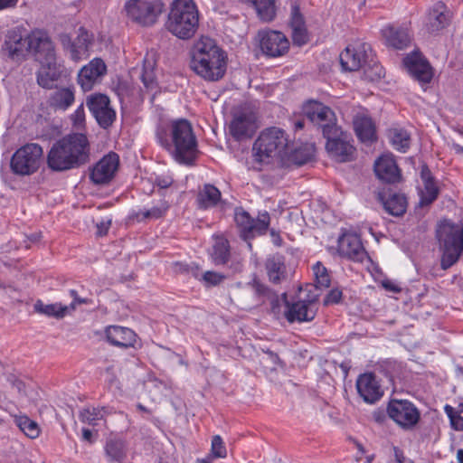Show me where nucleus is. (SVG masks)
<instances>
[{
  "label": "nucleus",
  "instance_id": "nucleus-1",
  "mask_svg": "<svg viewBox=\"0 0 463 463\" xmlns=\"http://www.w3.org/2000/svg\"><path fill=\"white\" fill-rule=\"evenodd\" d=\"M156 137L180 164L190 165L198 153L197 142L192 125L186 119H176L158 126Z\"/></svg>",
  "mask_w": 463,
  "mask_h": 463
},
{
  "label": "nucleus",
  "instance_id": "nucleus-2",
  "mask_svg": "<svg viewBox=\"0 0 463 463\" xmlns=\"http://www.w3.org/2000/svg\"><path fill=\"white\" fill-rule=\"evenodd\" d=\"M227 54L215 40L202 36L190 51V68L201 79L209 82L222 80L227 70Z\"/></svg>",
  "mask_w": 463,
  "mask_h": 463
},
{
  "label": "nucleus",
  "instance_id": "nucleus-3",
  "mask_svg": "<svg viewBox=\"0 0 463 463\" xmlns=\"http://www.w3.org/2000/svg\"><path fill=\"white\" fill-rule=\"evenodd\" d=\"M90 159V144L81 133L68 135L56 141L47 155V165L53 171L61 172L79 167Z\"/></svg>",
  "mask_w": 463,
  "mask_h": 463
},
{
  "label": "nucleus",
  "instance_id": "nucleus-4",
  "mask_svg": "<svg viewBox=\"0 0 463 463\" xmlns=\"http://www.w3.org/2000/svg\"><path fill=\"white\" fill-rule=\"evenodd\" d=\"M30 44L38 48L35 61L40 64L37 71V83L44 89H52L63 72V64L57 57L51 38L42 33L33 34Z\"/></svg>",
  "mask_w": 463,
  "mask_h": 463
},
{
  "label": "nucleus",
  "instance_id": "nucleus-5",
  "mask_svg": "<svg viewBox=\"0 0 463 463\" xmlns=\"http://www.w3.org/2000/svg\"><path fill=\"white\" fill-rule=\"evenodd\" d=\"M289 147L288 135L282 128L271 127L260 132L253 144L252 152L255 160L260 163L268 164L274 159L283 163Z\"/></svg>",
  "mask_w": 463,
  "mask_h": 463
},
{
  "label": "nucleus",
  "instance_id": "nucleus-6",
  "mask_svg": "<svg viewBox=\"0 0 463 463\" xmlns=\"http://www.w3.org/2000/svg\"><path fill=\"white\" fill-rule=\"evenodd\" d=\"M166 29L179 39L194 35L199 25V13L193 0H175L171 5Z\"/></svg>",
  "mask_w": 463,
  "mask_h": 463
},
{
  "label": "nucleus",
  "instance_id": "nucleus-7",
  "mask_svg": "<svg viewBox=\"0 0 463 463\" xmlns=\"http://www.w3.org/2000/svg\"><path fill=\"white\" fill-rule=\"evenodd\" d=\"M318 310V294L314 286L300 288L291 301H285L284 317L289 323L312 321Z\"/></svg>",
  "mask_w": 463,
  "mask_h": 463
},
{
  "label": "nucleus",
  "instance_id": "nucleus-8",
  "mask_svg": "<svg viewBox=\"0 0 463 463\" xmlns=\"http://www.w3.org/2000/svg\"><path fill=\"white\" fill-rule=\"evenodd\" d=\"M161 0H127L124 12L128 19L142 26L155 24L163 13Z\"/></svg>",
  "mask_w": 463,
  "mask_h": 463
},
{
  "label": "nucleus",
  "instance_id": "nucleus-9",
  "mask_svg": "<svg viewBox=\"0 0 463 463\" xmlns=\"http://www.w3.org/2000/svg\"><path fill=\"white\" fill-rule=\"evenodd\" d=\"M43 150L36 143H28L18 148L11 158L12 171L20 175L35 173L43 163Z\"/></svg>",
  "mask_w": 463,
  "mask_h": 463
},
{
  "label": "nucleus",
  "instance_id": "nucleus-10",
  "mask_svg": "<svg viewBox=\"0 0 463 463\" xmlns=\"http://www.w3.org/2000/svg\"><path fill=\"white\" fill-rule=\"evenodd\" d=\"M387 413L400 428L412 430L420 420L419 409L408 400L392 399L387 406Z\"/></svg>",
  "mask_w": 463,
  "mask_h": 463
},
{
  "label": "nucleus",
  "instance_id": "nucleus-11",
  "mask_svg": "<svg viewBox=\"0 0 463 463\" xmlns=\"http://www.w3.org/2000/svg\"><path fill=\"white\" fill-rule=\"evenodd\" d=\"M440 267L446 270L459 260L463 251V233H437Z\"/></svg>",
  "mask_w": 463,
  "mask_h": 463
},
{
  "label": "nucleus",
  "instance_id": "nucleus-12",
  "mask_svg": "<svg viewBox=\"0 0 463 463\" xmlns=\"http://www.w3.org/2000/svg\"><path fill=\"white\" fill-rule=\"evenodd\" d=\"M305 114L312 123L322 129L324 137L335 134L339 128L335 123L336 118L334 111L320 102H308L305 106Z\"/></svg>",
  "mask_w": 463,
  "mask_h": 463
},
{
  "label": "nucleus",
  "instance_id": "nucleus-13",
  "mask_svg": "<svg viewBox=\"0 0 463 463\" xmlns=\"http://www.w3.org/2000/svg\"><path fill=\"white\" fill-rule=\"evenodd\" d=\"M229 128L237 140L250 137L258 128L256 113L250 108L241 109L234 114Z\"/></svg>",
  "mask_w": 463,
  "mask_h": 463
},
{
  "label": "nucleus",
  "instance_id": "nucleus-14",
  "mask_svg": "<svg viewBox=\"0 0 463 463\" xmlns=\"http://www.w3.org/2000/svg\"><path fill=\"white\" fill-rule=\"evenodd\" d=\"M119 166V156L114 152L105 155L92 167L90 178L96 184H107L115 176Z\"/></svg>",
  "mask_w": 463,
  "mask_h": 463
},
{
  "label": "nucleus",
  "instance_id": "nucleus-15",
  "mask_svg": "<svg viewBox=\"0 0 463 463\" xmlns=\"http://www.w3.org/2000/svg\"><path fill=\"white\" fill-rule=\"evenodd\" d=\"M86 104L100 127L106 128L113 123L116 113L106 95L93 94L87 99Z\"/></svg>",
  "mask_w": 463,
  "mask_h": 463
},
{
  "label": "nucleus",
  "instance_id": "nucleus-16",
  "mask_svg": "<svg viewBox=\"0 0 463 463\" xmlns=\"http://www.w3.org/2000/svg\"><path fill=\"white\" fill-rule=\"evenodd\" d=\"M260 46L263 53L270 57L284 55L289 48L288 38L278 31H264L259 33Z\"/></svg>",
  "mask_w": 463,
  "mask_h": 463
},
{
  "label": "nucleus",
  "instance_id": "nucleus-17",
  "mask_svg": "<svg viewBox=\"0 0 463 463\" xmlns=\"http://www.w3.org/2000/svg\"><path fill=\"white\" fill-rule=\"evenodd\" d=\"M325 137L326 138V148L332 157L340 162L351 159L354 148L348 141V136L340 128L335 134H329Z\"/></svg>",
  "mask_w": 463,
  "mask_h": 463
},
{
  "label": "nucleus",
  "instance_id": "nucleus-18",
  "mask_svg": "<svg viewBox=\"0 0 463 463\" xmlns=\"http://www.w3.org/2000/svg\"><path fill=\"white\" fill-rule=\"evenodd\" d=\"M381 35L386 46L396 50L407 48L411 42V34L407 25L388 24L381 29Z\"/></svg>",
  "mask_w": 463,
  "mask_h": 463
},
{
  "label": "nucleus",
  "instance_id": "nucleus-19",
  "mask_svg": "<svg viewBox=\"0 0 463 463\" xmlns=\"http://www.w3.org/2000/svg\"><path fill=\"white\" fill-rule=\"evenodd\" d=\"M107 66L99 58H94L78 73V83L84 91L90 90L106 74Z\"/></svg>",
  "mask_w": 463,
  "mask_h": 463
},
{
  "label": "nucleus",
  "instance_id": "nucleus-20",
  "mask_svg": "<svg viewBox=\"0 0 463 463\" xmlns=\"http://www.w3.org/2000/svg\"><path fill=\"white\" fill-rule=\"evenodd\" d=\"M234 221L241 232H262L269 228L270 217L267 211H263L253 219L243 208L238 207L234 211Z\"/></svg>",
  "mask_w": 463,
  "mask_h": 463
},
{
  "label": "nucleus",
  "instance_id": "nucleus-21",
  "mask_svg": "<svg viewBox=\"0 0 463 463\" xmlns=\"http://www.w3.org/2000/svg\"><path fill=\"white\" fill-rule=\"evenodd\" d=\"M365 43L349 45L340 53V63L345 71H356L363 68L367 61V50Z\"/></svg>",
  "mask_w": 463,
  "mask_h": 463
},
{
  "label": "nucleus",
  "instance_id": "nucleus-22",
  "mask_svg": "<svg viewBox=\"0 0 463 463\" xmlns=\"http://www.w3.org/2000/svg\"><path fill=\"white\" fill-rule=\"evenodd\" d=\"M356 389L360 396L367 403H374L383 394V391L372 373L361 374L356 381Z\"/></svg>",
  "mask_w": 463,
  "mask_h": 463
},
{
  "label": "nucleus",
  "instance_id": "nucleus-23",
  "mask_svg": "<svg viewBox=\"0 0 463 463\" xmlns=\"http://www.w3.org/2000/svg\"><path fill=\"white\" fill-rule=\"evenodd\" d=\"M61 42L62 46L70 51L71 59L77 61L88 56L91 39L88 32L80 29L79 35L73 42L67 34L61 35Z\"/></svg>",
  "mask_w": 463,
  "mask_h": 463
},
{
  "label": "nucleus",
  "instance_id": "nucleus-24",
  "mask_svg": "<svg viewBox=\"0 0 463 463\" xmlns=\"http://www.w3.org/2000/svg\"><path fill=\"white\" fill-rule=\"evenodd\" d=\"M376 176L385 183H396L401 179V173L394 157L391 154L381 156L374 163Z\"/></svg>",
  "mask_w": 463,
  "mask_h": 463
},
{
  "label": "nucleus",
  "instance_id": "nucleus-25",
  "mask_svg": "<svg viewBox=\"0 0 463 463\" xmlns=\"http://www.w3.org/2000/svg\"><path fill=\"white\" fill-rule=\"evenodd\" d=\"M354 131L362 142H371L376 138L375 125L367 110L359 109L353 118Z\"/></svg>",
  "mask_w": 463,
  "mask_h": 463
},
{
  "label": "nucleus",
  "instance_id": "nucleus-26",
  "mask_svg": "<svg viewBox=\"0 0 463 463\" xmlns=\"http://www.w3.org/2000/svg\"><path fill=\"white\" fill-rule=\"evenodd\" d=\"M104 454L108 463H125L128 454L127 441L118 437L107 439Z\"/></svg>",
  "mask_w": 463,
  "mask_h": 463
},
{
  "label": "nucleus",
  "instance_id": "nucleus-27",
  "mask_svg": "<svg viewBox=\"0 0 463 463\" xmlns=\"http://www.w3.org/2000/svg\"><path fill=\"white\" fill-rule=\"evenodd\" d=\"M337 250L340 255L349 259L360 257L364 247L358 233H342L337 238Z\"/></svg>",
  "mask_w": 463,
  "mask_h": 463
},
{
  "label": "nucleus",
  "instance_id": "nucleus-28",
  "mask_svg": "<svg viewBox=\"0 0 463 463\" xmlns=\"http://www.w3.org/2000/svg\"><path fill=\"white\" fill-rule=\"evenodd\" d=\"M404 65L408 71L419 80L430 82L432 78L430 64L418 53H411L404 58Z\"/></svg>",
  "mask_w": 463,
  "mask_h": 463
},
{
  "label": "nucleus",
  "instance_id": "nucleus-29",
  "mask_svg": "<svg viewBox=\"0 0 463 463\" xmlns=\"http://www.w3.org/2000/svg\"><path fill=\"white\" fill-rule=\"evenodd\" d=\"M449 11L446 5L438 2L428 13L426 27L430 33L438 32L449 24Z\"/></svg>",
  "mask_w": 463,
  "mask_h": 463
},
{
  "label": "nucleus",
  "instance_id": "nucleus-30",
  "mask_svg": "<svg viewBox=\"0 0 463 463\" xmlns=\"http://www.w3.org/2000/svg\"><path fill=\"white\" fill-rule=\"evenodd\" d=\"M106 336L110 344L119 347L133 346L137 340V335L133 330L118 326H109Z\"/></svg>",
  "mask_w": 463,
  "mask_h": 463
},
{
  "label": "nucleus",
  "instance_id": "nucleus-31",
  "mask_svg": "<svg viewBox=\"0 0 463 463\" xmlns=\"http://www.w3.org/2000/svg\"><path fill=\"white\" fill-rule=\"evenodd\" d=\"M37 33L43 34L46 38H50V36L48 35V33L46 32L41 31V30L32 31L24 38H23L21 36L15 35L14 37V41L13 42L7 43L10 53L13 56H14V55L18 56L20 54H23L24 52L27 51V52H32L33 54V56H34V59H35L38 48H36L35 46L31 45L30 44V40L32 39L31 37L33 34Z\"/></svg>",
  "mask_w": 463,
  "mask_h": 463
},
{
  "label": "nucleus",
  "instance_id": "nucleus-32",
  "mask_svg": "<svg viewBox=\"0 0 463 463\" xmlns=\"http://www.w3.org/2000/svg\"><path fill=\"white\" fill-rule=\"evenodd\" d=\"M267 274L270 282L279 284L286 279V266L281 255L269 256L265 263Z\"/></svg>",
  "mask_w": 463,
  "mask_h": 463
},
{
  "label": "nucleus",
  "instance_id": "nucleus-33",
  "mask_svg": "<svg viewBox=\"0 0 463 463\" xmlns=\"http://www.w3.org/2000/svg\"><path fill=\"white\" fill-rule=\"evenodd\" d=\"M74 88L63 87L56 89L49 98V104L55 109L66 110L74 102Z\"/></svg>",
  "mask_w": 463,
  "mask_h": 463
},
{
  "label": "nucleus",
  "instance_id": "nucleus-34",
  "mask_svg": "<svg viewBox=\"0 0 463 463\" xmlns=\"http://www.w3.org/2000/svg\"><path fill=\"white\" fill-rule=\"evenodd\" d=\"M221 192L213 184H205L199 188L196 202L201 209L214 207L221 201Z\"/></svg>",
  "mask_w": 463,
  "mask_h": 463
},
{
  "label": "nucleus",
  "instance_id": "nucleus-35",
  "mask_svg": "<svg viewBox=\"0 0 463 463\" xmlns=\"http://www.w3.org/2000/svg\"><path fill=\"white\" fill-rule=\"evenodd\" d=\"M315 155V146L312 144H305L294 150H288L286 160L283 164L302 165L310 161Z\"/></svg>",
  "mask_w": 463,
  "mask_h": 463
},
{
  "label": "nucleus",
  "instance_id": "nucleus-36",
  "mask_svg": "<svg viewBox=\"0 0 463 463\" xmlns=\"http://www.w3.org/2000/svg\"><path fill=\"white\" fill-rule=\"evenodd\" d=\"M211 256L216 265H223L229 260L230 246L227 239L222 235L214 236V243Z\"/></svg>",
  "mask_w": 463,
  "mask_h": 463
},
{
  "label": "nucleus",
  "instance_id": "nucleus-37",
  "mask_svg": "<svg viewBox=\"0 0 463 463\" xmlns=\"http://www.w3.org/2000/svg\"><path fill=\"white\" fill-rule=\"evenodd\" d=\"M388 137L394 149L400 152H406L411 145V136L403 128H391L388 131Z\"/></svg>",
  "mask_w": 463,
  "mask_h": 463
},
{
  "label": "nucleus",
  "instance_id": "nucleus-38",
  "mask_svg": "<svg viewBox=\"0 0 463 463\" xmlns=\"http://www.w3.org/2000/svg\"><path fill=\"white\" fill-rule=\"evenodd\" d=\"M69 308L67 306H63L61 303L55 304H43L41 300L36 301L34 304V310L37 313L43 314L48 317H54L56 318H62L69 314Z\"/></svg>",
  "mask_w": 463,
  "mask_h": 463
},
{
  "label": "nucleus",
  "instance_id": "nucleus-39",
  "mask_svg": "<svg viewBox=\"0 0 463 463\" xmlns=\"http://www.w3.org/2000/svg\"><path fill=\"white\" fill-rule=\"evenodd\" d=\"M155 59L148 54L144 59L143 72L141 74V80L148 91H153L156 89V81L154 73Z\"/></svg>",
  "mask_w": 463,
  "mask_h": 463
},
{
  "label": "nucleus",
  "instance_id": "nucleus-40",
  "mask_svg": "<svg viewBox=\"0 0 463 463\" xmlns=\"http://www.w3.org/2000/svg\"><path fill=\"white\" fill-rule=\"evenodd\" d=\"M407 206L406 198L402 194H393L383 202V207L392 215L399 216L405 213Z\"/></svg>",
  "mask_w": 463,
  "mask_h": 463
},
{
  "label": "nucleus",
  "instance_id": "nucleus-41",
  "mask_svg": "<svg viewBox=\"0 0 463 463\" xmlns=\"http://www.w3.org/2000/svg\"><path fill=\"white\" fill-rule=\"evenodd\" d=\"M19 429L30 439H35L40 434L38 424L27 416H20L16 420Z\"/></svg>",
  "mask_w": 463,
  "mask_h": 463
},
{
  "label": "nucleus",
  "instance_id": "nucleus-42",
  "mask_svg": "<svg viewBox=\"0 0 463 463\" xmlns=\"http://www.w3.org/2000/svg\"><path fill=\"white\" fill-rule=\"evenodd\" d=\"M312 269L317 283L316 288H328L330 285V275L326 268L320 261H317L312 267Z\"/></svg>",
  "mask_w": 463,
  "mask_h": 463
},
{
  "label": "nucleus",
  "instance_id": "nucleus-43",
  "mask_svg": "<svg viewBox=\"0 0 463 463\" xmlns=\"http://www.w3.org/2000/svg\"><path fill=\"white\" fill-rule=\"evenodd\" d=\"M104 417V410L98 408H86L80 411V419L82 422L95 426Z\"/></svg>",
  "mask_w": 463,
  "mask_h": 463
},
{
  "label": "nucleus",
  "instance_id": "nucleus-44",
  "mask_svg": "<svg viewBox=\"0 0 463 463\" xmlns=\"http://www.w3.org/2000/svg\"><path fill=\"white\" fill-rule=\"evenodd\" d=\"M424 188L420 191V201L421 205H428L431 203L438 196V187L434 181L423 183Z\"/></svg>",
  "mask_w": 463,
  "mask_h": 463
},
{
  "label": "nucleus",
  "instance_id": "nucleus-45",
  "mask_svg": "<svg viewBox=\"0 0 463 463\" xmlns=\"http://www.w3.org/2000/svg\"><path fill=\"white\" fill-rule=\"evenodd\" d=\"M211 455L215 458H223L227 456L226 447L219 435L214 436L212 439Z\"/></svg>",
  "mask_w": 463,
  "mask_h": 463
},
{
  "label": "nucleus",
  "instance_id": "nucleus-46",
  "mask_svg": "<svg viewBox=\"0 0 463 463\" xmlns=\"http://www.w3.org/2000/svg\"><path fill=\"white\" fill-rule=\"evenodd\" d=\"M292 30L293 43L302 46L308 42V33L306 25L290 27Z\"/></svg>",
  "mask_w": 463,
  "mask_h": 463
},
{
  "label": "nucleus",
  "instance_id": "nucleus-47",
  "mask_svg": "<svg viewBox=\"0 0 463 463\" xmlns=\"http://www.w3.org/2000/svg\"><path fill=\"white\" fill-rule=\"evenodd\" d=\"M289 25L290 27L306 25L305 18L297 3H293L290 7Z\"/></svg>",
  "mask_w": 463,
  "mask_h": 463
},
{
  "label": "nucleus",
  "instance_id": "nucleus-48",
  "mask_svg": "<svg viewBox=\"0 0 463 463\" xmlns=\"http://www.w3.org/2000/svg\"><path fill=\"white\" fill-rule=\"evenodd\" d=\"M289 25L290 27L306 25L305 18L297 3H293L290 7Z\"/></svg>",
  "mask_w": 463,
  "mask_h": 463
},
{
  "label": "nucleus",
  "instance_id": "nucleus-49",
  "mask_svg": "<svg viewBox=\"0 0 463 463\" xmlns=\"http://www.w3.org/2000/svg\"><path fill=\"white\" fill-rule=\"evenodd\" d=\"M437 232H463L461 222H454L449 219H442L439 222Z\"/></svg>",
  "mask_w": 463,
  "mask_h": 463
},
{
  "label": "nucleus",
  "instance_id": "nucleus-50",
  "mask_svg": "<svg viewBox=\"0 0 463 463\" xmlns=\"http://www.w3.org/2000/svg\"><path fill=\"white\" fill-rule=\"evenodd\" d=\"M224 278L222 274L214 271H206L203 275V279L208 286H216L220 284Z\"/></svg>",
  "mask_w": 463,
  "mask_h": 463
},
{
  "label": "nucleus",
  "instance_id": "nucleus-51",
  "mask_svg": "<svg viewBox=\"0 0 463 463\" xmlns=\"http://www.w3.org/2000/svg\"><path fill=\"white\" fill-rule=\"evenodd\" d=\"M71 118L72 120L73 126L76 128H81L83 127L85 121V112L83 104H80L77 109L71 114Z\"/></svg>",
  "mask_w": 463,
  "mask_h": 463
},
{
  "label": "nucleus",
  "instance_id": "nucleus-52",
  "mask_svg": "<svg viewBox=\"0 0 463 463\" xmlns=\"http://www.w3.org/2000/svg\"><path fill=\"white\" fill-rule=\"evenodd\" d=\"M70 295L73 298V300H72V302L69 306H67V307H70L69 308V314L71 312H72L73 310H75L77 305L90 304V299L80 298L78 296V294H77V291L74 290V289H71L70 290Z\"/></svg>",
  "mask_w": 463,
  "mask_h": 463
},
{
  "label": "nucleus",
  "instance_id": "nucleus-53",
  "mask_svg": "<svg viewBox=\"0 0 463 463\" xmlns=\"http://www.w3.org/2000/svg\"><path fill=\"white\" fill-rule=\"evenodd\" d=\"M249 285L257 298L266 296L269 292V288L264 284L256 279H254L253 282Z\"/></svg>",
  "mask_w": 463,
  "mask_h": 463
},
{
  "label": "nucleus",
  "instance_id": "nucleus-54",
  "mask_svg": "<svg viewBox=\"0 0 463 463\" xmlns=\"http://www.w3.org/2000/svg\"><path fill=\"white\" fill-rule=\"evenodd\" d=\"M342 298V291L338 288H334L329 291L324 299V305L327 306L330 304H337L340 302Z\"/></svg>",
  "mask_w": 463,
  "mask_h": 463
},
{
  "label": "nucleus",
  "instance_id": "nucleus-55",
  "mask_svg": "<svg viewBox=\"0 0 463 463\" xmlns=\"http://www.w3.org/2000/svg\"><path fill=\"white\" fill-rule=\"evenodd\" d=\"M93 222H95L96 228L99 232H107L111 224V219L109 216H97L93 219Z\"/></svg>",
  "mask_w": 463,
  "mask_h": 463
},
{
  "label": "nucleus",
  "instance_id": "nucleus-56",
  "mask_svg": "<svg viewBox=\"0 0 463 463\" xmlns=\"http://www.w3.org/2000/svg\"><path fill=\"white\" fill-rule=\"evenodd\" d=\"M383 288L392 293H399L402 291V288L393 280L384 279L382 281Z\"/></svg>",
  "mask_w": 463,
  "mask_h": 463
},
{
  "label": "nucleus",
  "instance_id": "nucleus-57",
  "mask_svg": "<svg viewBox=\"0 0 463 463\" xmlns=\"http://www.w3.org/2000/svg\"><path fill=\"white\" fill-rule=\"evenodd\" d=\"M393 455L396 463H414L411 459L406 458L403 452L397 447H393Z\"/></svg>",
  "mask_w": 463,
  "mask_h": 463
},
{
  "label": "nucleus",
  "instance_id": "nucleus-58",
  "mask_svg": "<svg viewBox=\"0 0 463 463\" xmlns=\"http://www.w3.org/2000/svg\"><path fill=\"white\" fill-rule=\"evenodd\" d=\"M373 75H370L367 71H365V75L366 77L371 80H374L376 79H379L382 77V75L383 74V69L382 66L380 65H377V64H374L373 67Z\"/></svg>",
  "mask_w": 463,
  "mask_h": 463
},
{
  "label": "nucleus",
  "instance_id": "nucleus-59",
  "mask_svg": "<svg viewBox=\"0 0 463 463\" xmlns=\"http://www.w3.org/2000/svg\"><path fill=\"white\" fill-rule=\"evenodd\" d=\"M420 177L423 183L432 182L431 173L427 165H422L420 170Z\"/></svg>",
  "mask_w": 463,
  "mask_h": 463
},
{
  "label": "nucleus",
  "instance_id": "nucleus-60",
  "mask_svg": "<svg viewBox=\"0 0 463 463\" xmlns=\"http://www.w3.org/2000/svg\"><path fill=\"white\" fill-rule=\"evenodd\" d=\"M450 423L453 429L456 430H463V417H461L459 414L452 418Z\"/></svg>",
  "mask_w": 463,
  "mask_h": 463
},
{
  "label": "nucleus",
  "instance_id": "nucleus-61",
  "mask_svg": "<svg viewBox=\"0 0 463 463\" xmlns=\"http://www.w3.org/2000/svg\"><path fill=\"white\" fill-rule=\"evenodd\" d=\"M156 182L160 188H167L173 180L170 177H156Z\"/></svg>",
  "mask_w": 463,
  "mask_h": 463
},
{
  "label": "nucleus",
  "instance_id": "nucleus-62",
  "mask_svg": "<svg viewBox=\"0 0 463 463\" xmlns=\"http://www.w3.org/2000/svg\"><path fill=\"white\" fill-rule=\"evenodd\" d=\"M9 380L12 383L13 386L16 388L18 392H23L24 391V383L22 381L14 378V376H12V378Z\"/></svg>",
  "mask_w": 463,
  "mask_h": 463
},
{
  "label": "nucleus",
  "instance_id": "nucleus-63",
  "mask_svg": "<svg viewBox=\"0 0 463 463\" xmlns=\"http://www.w3.org/2000/svg\"><path fill=\"white\" fill-rule=\"evenodd\" d=\"M82 439L89 443L94 442L93 432L89 429H82Z\"/></svg>",
  "mask_w": 463,
  "mask_h": 463
},
{
  "label": "nucleus",
  "instance_id": "nucleus-64",
  "mask_svg": "<svg viewBox=\"0 0 463 463\" xmlns=\"http://www.w3.org/2000/svg\"><path fill=\"white\" fill-rule=\"evenodd\" d=\"M162 211L160 209H152L150 211H146V213H144V217L146 218H149V217H152V218H158L162 215Z\"/></svg>",
  "mask_w": 463,
  "mask_h": 463
}]
</instances>
